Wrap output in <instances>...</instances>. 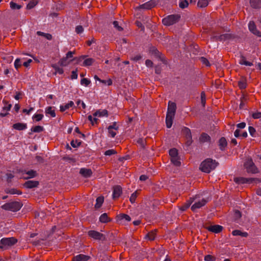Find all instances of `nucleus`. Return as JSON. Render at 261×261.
Instances as JSON below:
<instances>
[{
    "instance_id": "nucleus-44",
    "label": "nucleus",
    "mask_w": 261,
    "mask_h": 261,
    "mask_svg": "<svg viewBox=\"0 0 261 261\" xmlns=\"http://www.w3.org/2000/svg\"><path fill=\"white\" fill-rule=\"evenodd\" d=\"M52 66L55 70V74L59 73L60 74H62L63 73L64 70L63 68L58 67L56 65H53Z\"/></svg>"
},
{
    "instance_id": "nucleus-43",
    "label": "nucleus",
    "mask_w": 261,
    "mask_h": 261,
    "mask_svg": "<svg viewBox=\"0 0 261 261\" xmlns=\"http://www.w3.org/2000/svg\"><path fill=\"white\" fill-rule=\"evenodd\" d=\"M189 3L187 0H180L179 3V6L181 9L188 7Z\"/></svg>"
},
{
    "instance_id": "nucleus-59",
    "label": "nucleus",
    "mask_w": 261,
    "mask_h": 261,
    "mask_svg": "<svg viewBox=\"0 0 261 261\" xmlns=\"http://www.w3.org/2000/svg\"><path fill=\"white\" fill-rule=\"evenodd\" d=\"M84 31V28L82 25H77L75 27V32L80 34L82 33H83Z\"/></svg>"
},
{
    "instance_id": "nucleus-26",
    "label": "nucleus",
    "mask_w": 261,
    "mask_h": 261,
    "mask_svg": "<svg viewBox=\"0 0 261 261\" xmlns=\"http://www.w3.org/2000/svg\"><path fill=\"white\" fill-rule=\"evenodd\" d=\"M13 127L15 129L21 130L27 128V124L25 123H16L13 124Z\"/></svg>"
},
{
    "instance_id": "nucleus-8",
    "label": "nucleus",
    "mask_w": 261,
    "mask_h": 261,
    "mask_svg": "<svg viewBox=\"0 0 261 261\" xmlns=\"http://www.w3.org/2000/svg\"><path fill=\"white\" fill-rule=\"evenodd\" d=\"M119 128V126L116 122H114L112 125L108 127L109 136L112 138H114L117 134V131Z\"/></svg>"
},
{
    "instance_id": "nucleus-27",
    "label": "nucleus",
    "mask_w": 261,
    "mask_h": 261,
    "mask_svg": "<svg viewBox=\"0 0 261 261\" xmlns=\"http://www.w3.org/2000/svg\"><path fill=\"white\" fill-rule=\"evenodd\" d=\"M74 105V102L72 101H69L68 103L65 104V105H61L60 107V111L61 112H64L66 110L69 108L73 107Z\"/></svg>"
},
{
    "instance_id": "nucleus-57",
    "label": "nucleus",
    "mask_w": 261,
    "mask_h": 261,
    "mask_svg": "<svg viewBox=\"0 0 261 261\" xmlns=\"http://www.w3.org/2000/svg\"><path fill=\"white\" fill-rule=\"evenodd\" d=\"M114 27L119 31H122L123 28L119 25V22L117 21H114L113 22Z\"/></svg>"
},
{
    "instance_id": "nucleus-50",
    "label": "nucleus",
    "mask_w": 261,
    "mask_h": 261,
    "mask_svg": "<svg viewBox=\"0 0 261 261\" xmlns=\"http://www.w3.org/2000/svg\"><path fill=\"white\" fill-rule=\"evenodd\" d=\"M91 83V81L86 78H83L81 81V84L86 87L88 86Z\"/></svg>"
},
{
    "instance_id": "nucleus-63",
    "label": "nucleus",
    "mask_w": 261,
    "mask_h": 261,
    "mask_svg": "<svg viewBox=\"0 0 261 261\" xmlns=\"http://www.w3.org/2000/svg\"><path fill=\"white\" fill-rule=\"evenodd\" d=\"M77 78V69L73 70L71 72V79L75 80Z\"/></svg>"
},
{
    "instance_id": "nucleus-54",
    "label": "nucleus",
    "mask_w": 261,
    "mask_h": 261,
    "mask_svg": "<svg viewBox=\"0 0 261 261\" xmlns=\"http://www.w3.org/2000/svg\"><path fill=\"white\" fill-rule=\"evenodd\" d=\"M117 153V151L114 149H109L105 151V155H111Z\"/></svg>"
},
{
    "instance_id": "nucleus-64",
    "label": "nucleus",
    "mask_w": 261,
    "mask_h": 261,
    "mask_svg": "<svg viewBox=\"0 0 261 261\" xmlns=\"http://www.w3.org/2000/svg\"><path fill=\"white\" fill-rule=\"evenodd\" d=\"M6 176L7 182L8 183L11 182L12 179L14 177V175L11 173H7Z\"/></svg>"
},
{
    "instance_id": "nucleus-39",
    "label": "nucleus",
    "mask_w": 261,
    "mask_h": 261,
    "mask_svg": "<svg viewBox=\"0 0 261 261\" xmlns=\"http://www.w3.org/2000/svg\"><path fill=\"white\" fill-rule=\"evenodd\" d=\"M171 162L176 166H179L180 165V162L178 156L173 157L170 158Z\"/></svg>"
},
{
    "instance_id": "nucleus-56",
    "label": "nucleus",
    "mask_w": 261,
    "mask_h": 261,
    "mask_svg": "<svg viewBox=\"0 0 261 261\" xmlns=\"http://www.w3.org/2000/svg\"><path fill=\"white\" fill-rule=\"evenodd\" d=\"M216 257L211 255H206L204 256L205 261H215Z\"/></svg>"
},
{
    "instance_id": "nucleus-52",
    "label": "nucleus",
    "mask_w": 261,
    "mask_h": 261,
    "mask_svg": "<svg viewBox=\"0 0 261 261\" xmlns=\"http://www.w3.org/2000/svg\"><path fill=\"white\" fill-rule=\"evenodd\" d=\"M242 216L241 212L238 210H236L234 212V219L235 221H237Z\"/></svg>"
},
{
    "instance_id": "nucleus-1",
    "label": "nucleus",
    "mask_w": 261,
    "mask_h": 261,
    "mask_svg": "<svg viewBox=\"0 0 261 261\" xmlns=\"http://www.w3.org/2000/svg\"><path fill=\"white\" fill-rule=\"evenodd\" d=\"M217 165L218 163L215 160L207 159L201 163L200 169L202 171L208 173L214 170Z\"/></svg>"
},
{
    "instance_id": "nucleus-4",
    "label": "nucleus",
    "mask_w": 261,
    "mask_h": 261,
    "mask_svg": "<svg viewBox=\"0 0 261 261\" xmlns=\"http://www.w3.org/2000/svg\"><path fill=\"white\" fill-rule=\"evenodd\" d=\"M179 18L178 15H170L163 19L162 23L166 26L171 25L178 22Z\"/></svg>"
},
{
    "instance_id": "nucleus-25",
    "label": "nucleus",
    "mask_w": 261,
    "mask_h": 261,
    "mask_svg": "<svg viewBox=\"0 0 261 261\" xmlns=\"http://www.w3.org/2000/svg\"><path fill=\"white\" fill-rule=\"evenodd\" d=\"M194 199L191 198L189 200H188L185 203H184L182 205H181L180 207V210L182 211H186L187 208H188L192 203L193 202Z\"/></svg>"
},
{
    "instance_id": "nucleus-51",
    "label": "nucleus",
    "mask_w": 261,
    "mask_h": 261,
    "mask_svg": "<svg viewBox=\"0 0 261 261\" xmlns=\"http://www.w3.org/2000/svg\"><path fill=\"white\" fill-rule=\"evenodd\" d=\"M201 102L202 106L204 107L206 102V95L204 92L201 93Z\"/></svg>"
},
{
    "instance_id": "nucleus-32",
    "label": "nucleus",
    "mask_w": 261,
    "mask_h": 261,
    "mask_svg": "<svg viewBox=\"0 0 261 261\" xmlns=\"http://www.w3.org/2000/svg\"><path fill=\"white\" fill-rule=\"evenodd\" d=\"M232 234L234 236H240L243 237H247L248 233L246 232H242L239 230H234L232 232Z\"/></svg>"
},
{
    "instance_id": "nucleus-3",
    "label": "nucleus",
    "mask_w": 261,
    "mask_h": 261,
    "mask_svg": "<svg viewBox=\"0 0 261 261\" xmlns=\"http://www.w3.org/2000/svg\"><path fill=\"white\" fill-rule=\"evenodd\" d=\"M17 242V240L14 238H4L1 240L0 244L2 249H7L13 246Z\"/></svg>"
},
{
    "instance_id": "nucleus-48",
    "label": "nucleus",
    "mask_w": 261,
    "mask_h": 261,
    "mask_svg": "<svg viewBox=\"0 0 261 261\" xmlns=\"http://www.w3.org/2000/svg\"><path fill=\"white\" fill-rule=\"evenodd\" d=\"M10 8L12 9H13V10H14V9H20L21 8V5H18L16 3H14L13 2H11L10 3Z\"/></svg>"
},
{
    "instance_id": "nucleus-37",
    "label": "nucleus",
    "mask_w": 261,
    "mask_h": 261,
    "mask_svg": "<svg viewBox=\"0 0 261 261\" xmlns=\"http://www.w3.org/2000/svg\"><path fill=\"white\" fill-rule=\"evenodd\" d=\"M156 237V230H152L148 232L146 235V238L150 241L154 240Z\"/></svg>"
},
{
    "instance_id": "nucleus-41",
    "label": "nucleus",
    "mask_w": 261,
    "mask_h": 261,
    "mask_svg": "<svg viewBox=\"0 0 261 261\" xmlns=\"http://www.w3.org/2000/svg\"><path fill=\"white\" fill-rule=\"evenodd\" d=\"M43 130V127L41 126H35L32 127L31 131L34 133H40Z\"/></svg>"
},
{
    "instance_id": "nucleus-19",
    "label": "nucleus",
    "mask_w": 261,
    "mask_h": 261,
    "mask_svg": "<svg viewBox=\"0 0 261 261\" xmlns=\"http://www.w3.org/2000/svg\"><path fill=\"white\" fill-rule=\"evenodd\" d=\"M238 85L240 89H245L247 87V85L246 78L244 76H242L238 81Z\"/></svg>"
},
{
    "instance_id": "nucleus-35",
    "label": "nucleus",
    "mask_w": 261,
    "mask_h": 261,
    "mask_svg": "<svg viewBox=\"0 0 261 261\" xmlns=\"http://www.w3.org/2000/svg\"><path fill=\"white\" fill-rule=\"evenodd\" d=\"M174 118L173 116H167L166 117V123L168 128H170L172 125V120Z\"/></svg>"
},
{
    "instance_id": "nucleus-17",
    "label": "nucleus",
    "mask_w": 261,
    "mask_h": 261,
    "mask_svg": "<svg viewBox=\"0 0 261 261\" xmlns=\"http://www.w3.org/2000/svg\"><path fill=\"white\" fill-rule=\"evenodd\" d=\"M39 182L36 180H28L26 181L23 186L24 187L28 189H32L38 187Z\"/></svg>"
},
{
    "instance_id": "nucleus-29",
    "label": "nucleus",
    "mask_w": 261,
    "mask_h": 261,
    "mask_svg": "<svg viewBox=\"0 0 261 261\" xmlns=\"http://www.w3.org/2000/svg\"><path fill=\"white\" fill-rule=\"evenodd\" d=\"M117 218L118 221L125 220V221L129 222L131 220L130 217L128 215L124 214H119L117 216Z\"/></svg>"
},
{
    "instance_id": "nucleus-13",
    "label": "nucleus",
    "mask_w": 261,
    "mask_h": 261,
    "mask_svg": "<svg viewBox=\"0 0 261 261\" xmlns=\"http://www.w3.org/2000/svg\"><path fill=\"white\" fill-rule=\"evenodd\" d=\"M3 102L5 104L4 107L3 108L2 112L0 113V116L2 117L6 116L8 113L11 108V104L8 103L6 100H3Z\"/></svg>"
},
{
    "instance_id": "nucleus-18",
    "label": "nucleus",
    "mask_w": 261,
    "mask_h": 261,
    "mask_svg": "<svg viewBox=\"0 0 261 261\" xmlns=\"http://www.w3.org/2000/svg\"><path fill=\"white\" fill-rule=\"evenodd\" d=\"M90 258L89 256L80 254L74 256L72 261H87Z\"/></svg>"
},
{
    "instance_id": "nucleus-40",
    "label": "nucleus",
    "mask_w": 261,
    "mask_h": 261,
    "mask_svg": "<svg viewBox=\"0 0 261 261\" xmlns=\"http://www.w3.org/2000/svg\"><path fill=\"white\" fill-rule=\"evenodd\" d=\"M208 4L207 0H199L197 3L198 7L200 8H204L206 7Z\"/></svg>"
},
{
    "instance_id": "nucleus-58",
    "label": "nucleus",
    "mask_w": 261,
    "mask_h": 261,
    "mask_svg": "<svg viewBox=\"0 0 261 261\" xmlns=\"http://www.w3.org/2000/svg\"><path fill=\"white\" fill-rule=\"evenodd\" d=\"M88 119L91 122L92 125H94V123H97L98 122V119L96 118H93L91 115L88 116Z\"/></svg>"
},
{
    "instance_id": "nucleus-2",
    "label": "nucleus",
    "mask_w": 261,
    "mask_h": 261,
    "mask_svg": "<svg viewBox=\"0 0 261 261\" xmlns=\"http://www.w3.org/2000/svg\"><path fill=\"white\" fill-rule=\"evenodd\" d=\"M22 206V204L18 201L8 202L3 205L1 207L6 211L12 212L18 211Z\"/></svg>"
},
{
    "instance_id": "nucleus-47",
    "label": "nucleus",
    "mask_w": 261,
    "mask_h": 261,
    "mask_svg": "<svg viewBox=\"0 0 261 261\" xmlns=\"http://www.w3.org/2000/svg\"><path fill=\"white\" fill-rule=\"evenodd\" d=\"M183 133L185 135L186 138H190L191 135L190 129L188 127H185L183 130Z\"/></svg>"
},
{
    "instance_id": "nucleus-21",
    "label": "nucleus",
    "mask_w": 261,
    "mask_h": 261,
    "mask_svg": "<svg viewBox=\"0 0 261 261\" xmlns=\"http://www.w3.org/2000/svg\"><path fill=\"white\" fill-rule=\"evenodd\" d=\"M93 115L99 117L108 116V112L107 110H99L95 112Z\"/></svg>"
},
{
    "instance_id": "nucleus-15",
    "label": "nucleus",
    "mask_w": 261,
    "mask_h": 261,
    "mask_svg": "<svg viewBox=\"0 0 261 261\" xmlns=\"http://www.w3.org/2000/svg\"><path fill=\"white\" fill-rule=\"evenodd\" d=\"M122 194V188L120 186H116L113 188V198H118Z\"/></svg>"
},
{
    "instance_id": "nucleus-7",
    "label": "nucleus",
    "mask_w": 261,
    "mask_h": 261,
    "mask_svg": "<svg viewBox=\"0 0 261 261\" xmlns=\"http://www.w3.org/2000/svg\"><path fill=\"white\" fill-rule=\"evenodd\" d=\"M159 0H150L142 5H140L138 8L149 10L154 7L159 3Z\"/></svg>"
},
{
    "instance_id": "nucleus-12",
    "label": "nucleus",
    "mask_w": 261,
    "mask_h": 261,
    "mask_svg": "<svg viewBox=\"0 0 261 261\" xmlns=\"http://www.w3.org/2000/svg\"><path fill=\"white\" fill-rule=\"evenodd\" d=\"M223 227L219 225H210L206 227V229L207 230L216 233H218L221 232L223 230Z\"/></svg>"
},
{
    "instance_id": "nucleus-36",
    "label": "nucleus",
    "mask_w": 261,
    "mask_h": 261,
    "mask_svg": "<svg viewBox=\"0 0 261 261\" xmlns=\"http://www.w3.org/2000/svg\"><path fill=\"white\" fill-rule=\"evenodd\" d=\"M94 61L95 60L93 58H88L84 60L82 65L83 66H89L92 65Z\"/></svg>"
},
{
    "instance_id": "nucleus-31",
    "label": "nucleus",
    "mask_w": 261,
    "mask_h": 261,
    "mask_svg": "<svg viewBox=\"0 0 261 261\" xmlns=\"http://www.w3.org/2000/svg\"><path fill=\"white\" fill-rule=\"evenodd\" d=\"M45 113L46 115H49L52 117L56 116V113L54 108L51 107H48L45 109Z\"/></svg>"
},
{
    "instance_id": "nucleus-20",
    "label": "nucleus",
    "mask_w": 261,
    "mask_h": 261,
    "mask_svg": "<svg viewBox=\"0 0 261 261\" xmlns=\"http://www.w3.org/2000/svg\"><path fill=\"white\" fill-rule=\"evenodd\" d=\"M80 173L85 177H89L92 174V170L90 169L81 168L80 171Z\"/></svg>"
},
{
    "instance_id": "nucleus-22",
    "label": "nucleus",
    "mask_w": 261,
    "mask_h": 261,
    "mask_svg": "<svg viewBox=\"0 0 261 261\" xmlns=\"http://www.w3.org/2000/svg\"><path fill=\"white\" fill-rule=\"evenodd\" d=\"M211 140V137L207 134L203 133L199 137V141L202 143L208 142Z\"/></svg>"
},
{
    "instance_id": "nucleus-38",
    "label": "nucleus",
    "mask_w": 261,
    "mask_h": 261,
    "mask_svg": "<svg viewBox=\"0 0 261 261\" xmlns=\"http://www.w3.org/2000/svg\"><path fill=\"white\" fill-rule=\"evenodd\" d=\"M99 221L102 223H107L110 221V219L107 213H103L100 216Z\"/></svg>"
},
{
    "instance_id": "nucleus-45",
    "label": "nucleus",
    "mask_w": 261,
    "mask_h": 261,
    "mask_svg": "<svg viewBox=\"0 0 261 261\" xmlns=\"http://www.w3.org/2000/svg\"><path fill=\"white\" fill-rule=\"evenodd\" d=\"M169 155L170 156V158L177 156L178 152L177 149L175 148L171 149L169 150Z\"/></svg>"
},
{
    "instance_id": "nucleus-53",
    "label": "nucleus",
    "mask_w": 261,
    "mask_h": 261,
    "mask_svg": "<svg viewBox=\"0 0 261 261\" xmlns=\"http://www.w3.org/2000/svg\"><path fill=\"white\" fill-rule=\"evenodd\" d=\"M43 117V114H36L33 116V118L36 121H39L42 119Z\"/></svg>"
},
{
    "instance_id": "nucleus-16",
    "label": "nucleus",
    "mask_w": 261,
    "mask_h": 261,
    "mask_svg": "<svg viewBox=\"0 0 261 261\" xmlns=\"http://www.w3.org/2000/svg\"><path fill=\"white\" fill-rule=\"evenodd\" d=\"M74 54H75L74 51H68L66 55V57L62 58L60 60V65L63 66H66L67 64V63H66V60L67 59L72 58L73 55Z\"/></svg>"
},
{
    "instance_id": "nucleus-9",
    "label": "nucleus",
    "mask_w": 261,
    "mask_h": 261,
    "mask_svg": "<svg viewBox=\"0 0 261 261\" xmlns=\"http://www.w3.org/2000/svg\"><path fill=\"white\" fill-rule=\"evenodd\" d=\"M255 180H257V179L254 178H245L240 177L234 178V181L238 184H250Z\"/></svg>"
},
{
    "instance_id": "nucleus-24",
    "label": "nucleus",
    "mask_w": 261,
    "mask_h": 261,
    "mask_svg": "<svg viewBox=\"0 0 261 261\" xmlns=\"http://www.w3.org/2000/svg\"><path fill=\"white\" fill-rule=\"evenodd\" d=\"M251 6L255 9L261 8V0H250Z\"/></svg>"
},
{
    "instance_id": "nucleus-14",
    "label": "nucleus",
    "mask_w": 261,
    "mask_h": 261,
    "mask_svg": "<svg viewBox=\"0 0 261 261\" xmlns=\"http://www.w3.org/2000/svg\"><path fill=\"white\" fill-rule=\"evenodd\" d=\"M248 28L250 32L254 35L261 37V32L256 29L255 23L253 21H250L248 24Z\"/></svg>"
},
{
    "instance_id": "nucleus-5",
    "label": "nucleus",
    "mask_w": 261,
    "mask_h": 261,
    "mask_svg": "<svg viewBox=\"0 0 261 261\" xmlns=\"http://www.w3.org/2000/svg\"><path fill=\"white\" fill-rule=\"evenodd\" d=\"M244 166L248 173H256L258 172L257 168L256 167L251 159L246 161Z\"/></svg>"
},
{
    "instance_id": "nucleus-46",
    "label": "nucleus",
    "mask_w": 261,
    "mask_h": 261,
    "mask_svg": "<svg viewBox=\"0 0 261 261\" xmlns=\"http://www.w3.org/2000/svg\"><path fill=\"white\" fill-rule=\"evenodd\" d=\"M138 191H136L131 195L129 198V201L132 203H135L136 198L138 196Z\"/></svg>"
},
{
    "instance_id": "nucleus-34",
    "label": "nucleus",
    "mask_w": 261,
    "mask_h": 261,
    "mask_svg": "<svg viewBox=\"0 0 261 261\" xmlns=\"http://www.w3.org/2000/svg\"><path fill=\"white\" fill-rule=\"evenodd\" d=\"M104 201V198L103 197L100 196L97 198L96 200V204L95 205V207L96 208H99L102 204Z\"/></svg>"
},
{
    "instance_id": "nucleus-23",
    "label": "nucleus",
    "mask_w": 261,
    "mask_h": 261,
    "mask_svg": "<svg viewBox=\"0 0 261 261\" xmlns=\"http://www.w3.org/2000/svg\"><path fill=\"white\" fill-rule=\"evenodd\" d=\"M5 192L7 194H10L21 195L22 194V192L20 190H18L17 189L15 188H7L5 189Z\"/></svg>"
},
{
    "instance_id": "nucleus-49",
    "label": "nucleus",
    "mask_w": 261,
    "mask_h": 261,
    "mask_svg": "<svg viewBox=\"0 0 261 261\" xmlns=\"http://www.w3.org/2000/svg\"><path fill=\"white\" fill-rule=\"evenodd\" d=\"M71 145L74 147V148H75V147H77L79 146H80L81 144V141H80V140H72L71 143Z\"/></svg>"
},
{
    "instance_id": "nucleus-42",
    "label": "nucleus",
    "mask_w": 261,
    "mask_h": 261,
    "mask_svg": "<svg viewBox=\"0 0 261 261\" xmlns=\"http://www.w3.org/2000/svg\"><path fill=\"white\" fill-rule=\"evenodd\" d=\"M38 2L36 0H32L31 1L27 6V8L28 9H31L33 8L37 4Z\"/></svg>"
},
{
    "instance_id": "nucleus-28",
    "label": "nucleus",
    "mask_w": 261,
    "mask_h": 261,
    "mask_svg": "<svg viewBox=\"0 0 261 261\" xmlns=\"http://www.w3.org/2000/svg\"><path fill=\"white\" fill-rule=\"evenodd\" d=\"M239 63L241 65H244L246 66H251L253 65V63L250 62H248L246 60V59L243 56H241L239 60Z\"/></svg>"
},
{
    "instance_id": "nucleus-11",
    "label": "nucleus",
    "mask_w": 261,
    "mask_h": 261,
    "mask_svg": "<svg viewBox=\"0 0 261 261\" xmlns=\"http://www.w3.org/2000/svg\"><path fill=\"white\" fill-rule=\"evenodd\" d=\"M207 200L205 199H202L201 200L196 202L192 206L191 210L192 211L195 212L197 209L200 208L203 206L207 202Z\"/></svg>"
},
{
    "instance_id": "nucleus-10",
    "label": "nucleus",
    "mask_w": 261,
    "mask_h": 261,
    "mask_svg": "<svg viewBox=\"0 0 261 261\" xmlns=\"http://www.w3.org/2000/svg\"><path fill=\"white\" fill-rule=\"evenodd\" d=\"M176 109V103L175 102L169 101L168 102V110L166 115L174 117Z\"/></svg>"
},
{
    "instance_id": "nucleus-62",
    "label": "nucleus",
    "mask_w": 261,
    "mask_h": 261,
    "mask_svg": "<svg viewBox=\"0 0 261 261\" xmlns=\"http://www.w3.org/2000/svg\"><path fill=\"white\" fill-rule=\"evenodd\" d=\"M252 117L254 119H259L261 118V112H256L252 114Z\"/></svg>"
},
{
    "instance_id": "nucleus-33",
    "label": "nucleus",
    "mask_w": 261,
    "mask_h": 261,
    "mask_svg": "<svg viewBox=\"0 0 261 261\" xmlns=\"http://www.w3.org/2000/svg\"><path fill=\"white\" fill-rule=\"evenodd\" d=\"M25 174L27 175V176H24L25 179H28L31 178H33L35 177L37 175L36 172L33 170L28 171L25 173Z\"/></svg>"
},
{
    "instance_id": "nucleus-61",
    "label": "nucleus",
    "mask_w": 261,
    "mask_h": 261,
    "mask_svg": "<svg viewBox=\"0 0 261 261\" xmlns=\"http://www.w3.org/2000/svg\"><path fill=\"white\" fill-rule=\"evenodd\" d=\"M141 58H142V56L138 54V55H136L134 56H132L130 58V59L133 61L137 62V61L141 60Z\"/></svg>"
},
{
    "instance_id": "nucleus-55",
    "label": "nucleus",
    "mask_w": 261,
    "mask_h": 261,
    "mask_svg": "<svg viewBox=\"0 0 261 261\" xmlns=\"http://www.w3.org/2000/svg\"><path fill=\"white\" fill-rule=\"evenodd\" d=\"M200 61L202 63V64L205 65L206 66H210V64L208 61V60L205 57H202L200 58Z\"/></svg>"
},
{
    "instance_id": "nucleus-60",
    "label": "nucleus",
    "mask_w": 261,
    "mask_h": 261,
    "mask_svg": "<svg viewBox=\"0 0 261 261\" xmlns=\"http://www.w3.org/2000/svg\"><path fill=\"white\" fill-rule=\"evenodd\" d=\"M21 65V61L19 59H16L14 62V66L16 69L19 68Z\"/></svg>"
},
{
    "instance_id": "nucleus-30",
    "label": "nucleus",
    "mask_w": 261,
    "mask_h": 261,
    "mask_svg": "<svg viewBox=\"0 0 261 261\" xmlns=\"http://www.w3.org/2000/svg\"><path fill=\"white\" fill-rule=\"evenodd\" d=\"M227 145V141L225 138L222 137L219 141V146L221 150H223Z\"/></svg>"
},
{
    "instance_id": "nucleus-6",
    "label": "nucleus",
    "mask_w": 261,
    "mask_h": 261,
    "mask_svg": "<svg viewBox=\"0 0 261 261\" xmlns=\"http://www.w3.org/2000/svg\"><path fill=\"white\" fill-rule=\"evenodd\" d=\"M88 236L96 240H104L105 237L102 233L95 230H89L88 232Z\"/></svg>"
}]
</instances>
